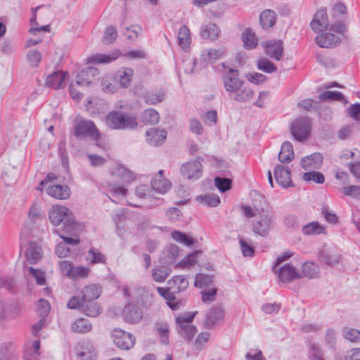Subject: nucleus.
<instances>
[{
    "mask_svg": "<svg viewBox=\"0 0 360 360\" xmlns=\"http://www.w3.org/2000/svg\"><path fill=\"white\" fill-rule=\"evenodd\" d=\"M83 229L84 226L81 224V229L75 233H67L68 234H70L71 237L64 236L63 235L60 234L58 231H55V233L59 235L60 238L63 240V243H65V245H76L79 244L80 242L79 233L82 231Z\"/></svg>",
    "mask_w": 360,
    "mask_h": 360,
    "instance_id": "50",
    "label": "nucleus"
},
{
    "mask_svg": "<svg viewBox=\"0 0 360 360\" xmlns=\"http://www.w3.org/2000/svg\"><path fill=\"white\" fill-rule=\"evenodd\" d=\"M320 100H331V101H342L345 100V96L342 94L338 91H325L319 96Z\"/></svg>",
    "mask_w": 360,
    "mask_h": 360,
    "instance_id": "61",
    "label": "nucleus"
},
{
    "mask_svg": "<svg viewBox=\"0 0 360 360\" xmlns=\"http://www.w3.org/2000/svg\"><path fill=\"white\" fill-rule=\"evenodd\" d=\"M74 135L77 139L90 140L97 142L100 133L91 120L76 117L74 122Z\"/></svg>",
    "mask_w": 360,
    "mask_h": 360,
    "instance_id": "4",
    "label": "nucleus"
},
{
    "mask_svg": "<svg viewBox=\"0 0 360 360\" xmlns=\"http://www.w3.org/2000/svg\"><path fill=\"white\" fill-rule=\"evenodd\" d=\"M266 54L272 59L280 60L283 55V46L281 40H270L264 45Z\"/></svg>",
    "mask_w": 360,
    "mask_h": 360,
    "instance_id": "16",
    "label": "nucleus"
},
{
    "mask_svg": "<svg viewBox=\"0 0 360 360\" xmlns=\"http://www.w3.org/2000/svg\"><path fill=\"white\" fill-rule=\"evenodd\" d=\"M179 247L174 244L166 245L162 250L160 262L167 266L174 263L179 255Z\"/></svg>",
    "mask_w": 360,
    "mask_h": 360,
    "instance_id": "24",
    "label": "nucleus"
},
{
    "mask_svg": "<svg viewBox=\"0 0 360 360\" xmlns=\"http://www.w3.org/2000/svg\"><path fill=\"white\" fill-rule=\"evenodd\" d=\"M122 316L124 321L133 324L142 319V312L136 305L128 304L123 310Z\"/></svg>",
    "mask_w": 360,
    "mask_h": 360,
    "instance_id": "22",
    "label": "nucleus"
},
{
    "mask_svg": "<svg viewBox=\"0 0 360 360\" xmlns=\"http://www.w3.org/2000/svg\"><path fill=\"white\" fill-rule=\"evenodd\" d=\"M172 238L179 242L182 243L186 246H191L193 244L194 240L193 238H189L186 236V234L181 232L179 231H174L171 233Z\"/></svg>",
    "mask_w": 360,
    "mask_h": 360,
    "instance_id": "53",
    "label": "nucleus"
},
{
    "mask_svg": "<svg viewBox=\"0 0 360 360\" xmlns=\"http://www.w3.org/2000/svg\"><path fill=\"white\" fill-rule=\"evenodd\" d=\"M112 337L115 345L121 349L129 350L135 345V337L120 328H115L112 331Z\"/></svg>",
    "mask_w": 360,
    "mask_h": 360,
    "instance_id": "7",
    "label": "nucleus"
},
{
    "mask_svg": "<svg viewBox=\"0 0 360 360\" xmlns=\"http://www.w3.org/2000/svg\"><path fill=\"white\" fill-rule=\"evenodd\" d=\"M67 78L65 72L56 71L46 77V84L55 89H61L66 85Z\"/></svg>",
    "mask_w": 360,
    "mask_h": 360,
    "instance_id": "18",
    "label": "nucleus"
},
{
    "mask_svg": "<svg viewBox=\"0 0 360 360\" xmlns=\"http://www.w3.org/2000/svg\"><path fill=\"white\" fill-rule=\"evenodd\" d=\"M315 40L320 47L327 49L336 46L340 43L339 37L328 32L318 35Z\"/></svg>",
    "mask_w": 360,
    "mask_h": 360,
    "instance_id": "25",
    "label": "nucleus"
},
{
    "mask_svg": "<svg viewBox=\"0 0 360 360\" xmlns=\"http://www.w3.org/2000/svg\"><path fill=\"white\" fill-rule=\"evenodd\" d=\"M102 292L101 287L97 284L86 285L82 290L84 302L94 301L99 297Z\"/></svg>",
    "mask_w": 360,
    "mask_h": 360,
    "instance_id": "31",
    "label": "nucleus"
},
{
    "mask_svg": "<svg viewBox=\"0 0 360 360\" xmlns=\"http://www.w3.org/2000/svg\"><path fill=\"white\" fill-rule=\"evenodd\" d=\"M224 312L221 307L217 306L211 309L207 314L204 326L207 328H212L223 321Z\"/></svg>",
    "mask_w": 360,
    "mask_h": 360,
    "instance_id": "14",
    "label": "nucleus"
},
{
    "mask_svg": "<svg viewBox=\"0 0 360 360\" xmlns=\"http://www.w3.org/2000/svg\"><path fill=\"white\" fill-rule=\"evenodd\" d=\"M246 49H252L257 45V39L251 29H246L242 36Z\"/></svg>",
    "mask_w": 360,
    "mask_h": 360,
    "instance_id": "45",
    "label": "nucleus"
},
{
    "mask_svg": "<svg viewBox=\"0 0 360 360\" xmlns=\"http://www.w3.org/2000/svg\"><path fill=\"white\" fill-rule=\"evenodd\" d=\"M195 315V312H188L177 316L176 319L177 331L187 341H190L197 333L195 326L191 324Z\"/></svg>",
    "mask_w": 360,
    "mask_h": 360,
    "instance_id": "6",
    "label": "nucleus"
},
{
    "mask_svg": "<svg viewBox=\"0 0 360 360\" xmlns=\"http://www.w3.org/2000/svg\"><path fill=\"white\" fill-rule=\"evenodd\" d=\"M50 222L54 226H62L65 233H75L81 224L75 220L73 212L67 207L53 205L48 212Z\"/></svg>",
    "mask_w": 360,
    "mask_h": 360,
    "instance_id": "2",
    "label": "nucleus"
},
{
    "mask_svg": "<svg viewBox=\"0 0 360 360\" xmlns=\"http://www.w3.org/2000/svg\"><path fill=\"white\" fill-rule=\"evenodd\" d=\"M196 200L200 204L210 207H217L220 202V198L217 195L208 194L196 197Z\"/></svg>",
    "mask_w": 360,
    "mask_h": 360,
    "instance_id": "46",
    "label": "nucleus"
},
{
    "mask_svg": "<svg viewBox=\"0 0 360 360\" xmlns=\"http://www.w3.org/2000/svg\"><path fill=\"white\" fill-rule=\"evenodd\" d=\"M163 170H160L158 174L151 181V187L157 193L165 194L172 188L171 182L163 177Z\"/></svg>",
    "mask_w": 360,
    "mask_h": 360,
    "instance_id": "20",
    "label": "nucleus"
},
{
    "mask_svg": "<svg viewBox=\"0 0 360 360\" xmlns=\"http://www.w3.org/2000/svg\"><path fill=\"white\" fill-rule=\"evenodd\" d=\"M26 58L30 66L36 68L41 60V54L37 50H30L27 53Z\"/></svg>",
    "mask_w": 360,
    "mask_h": 360,
    "instance_id": "57",
    "label": "nucleus"
},
{
    "mask_svg": "<svg viewBox=\"0 0 360 360\" xmlns=\"http://www.w3.org/2000/svg\"><path fill=\"white\" fill-rule=\"evenodd\" d=\"M171 269L165 265H155L151 270V278L157 283H162L169 276Z\"/></svg>",
    "mask_w": 360,
    "mask_h": 360,
    "instance_id": "30",
    "label": "nucleus"
},
{
    "mask_svg": "<svg viewBox=\"0 0 360 360\" xmlns=\"http://www.w3.org/2000/svg\"><path fill=\"white\" fill-rule=\"evenodd\" d=\"M221 79L224 88L228 95L236 102H250L254 96V91L245 85V82L240 78L239 72L237 70L229 68L223 72Z\"/></svg>",
    "mask_w": 360,
    "mask_h": 360,
    "instance_id": "1",
    "label": "nucleus"
},
{
    "mask_svg": "<svg viewBox=\"0 0 360 360\" xmlns=\"http://www.w3.org/2000/svg\"><path fill=\"white\" fill-rule=\"evenodd\" d=\"M158 333L161 339V342L167 345L169 343V327L167 324H158L156 326Z\"/></svg>",
    "mask_w": 360,
    "mask_h": 360,
    "instance_id": "64",
    "label": "nucleus"
},
{
    "mask_svg": "<svg viewBox=\"0 0 360 360\" xmlns=\"http://www.w3.org/2000/svg\"><path fill=\"white\" fill-rule=\"evenodd\" d=\"M101 89L104 92L113 93L116 91L114 78L110 75H105L101 80Z\"/></svg>",
    "mask_w": 360,
    "mask_h": 360,
    "instance_id": "49",
    "label": "nucleus"
},
{
    "mask_svg": "<svg viewBox=\"0 0 360 360\" xmlns=\"http://www.w3.org/2000/svg\"><path fill=\"white\" fill-rule=\"evenodd\" d=\"M274 226L273 213L269 210L262 208L258 217L252 224V229L255 234L261 237H266Z\"/></svg>",
    "mask_w": 360,
    "mask_h": 360,
    "instance_id": "5",
    "label": "nucleus"
},
{
    "mask_svg": "<svg viewBox=\"0 0 360 360\" xmlns=\"http://www.w3.org/2000/svg\"><path fill=\"white\" fill-rule=\"evenodd\" d=\"M176 293V292H172V290H169L164 297V298L168 301L167 304L172 310H177L181 306L184 305V301L174 302V294Z\"/></svg>",
    "mask_w": 360,
    "mask_h": 360,
    "instance_id": "62",
    "label": "nucleus"
},
{
    "mask_svg": "<svg viewBox=\"0 0 360 360\" xmlns=\"http://www.w3.org/2000/svg\"><path fill=\"white\" fill-rule=\"evenodd\" d=\"M91 324L89 320L83 318L75 320L72 325V330L79 333L89 332L91 330Z\"/></svg>",
    "mask_w": 360,
    "mask_h": 360,
    "instance_id": "44",
    "label": "nucleus"
},
{
    "mask_svg": "<svg viewBox=\"0 0 360 360\" xmlns=\"http://www.w3.org/2000/svg\"><path fill=\"white\" fill-rule=\"evenodd\" d=\"M112 176L115 179H120L124 185L130 184L134 180L135 176L132 172L124 166H116L112 170Z\"/></svg>",
    "mask_w": 360,
    "mask_h": 360,
    "instance_id": "26",
    "label": "nucleus"
},
{
    "mask_svg": "<svg viewBox=\"0 0 360 360\" xmlns=\"http://www.w3.org/2000/svg\"><path fill=\"white\" fill-rule=\"evenodd\" d=\"M340 255L335 246L323 245L319 252V259L328 266H334L340 262Z\"/></svg>",
    "mask_w": 360,
    "mask_h": 360,
    "instance_id": "9",
    "label": "nucleus"
},
{
    "mask_svg": "<svg viewBox=\"0 0 360 360\" xmlns=\"http://www.w3.org/2000/svg\"><path fill=\"white\" fill-rule=\"evenodd\" d=\"M311 124L307 118L300 117L296 119L291 124V133L295 139L299 141L307 139L310 134Z\"/></svg>",
    "mask_w": 360,
    "mask_h": 360,
    "instance_id": "8",
    "label": "nucleus"
},
{
    "mask_svg": "<svg viewBox=\"0 0 360 360\" xmlns=\"http://www.w3.org/2000/svg\"><path fill=\"white\" fill-rule=\"evenodd\" d=\"M108 191L112 198L121 199L126 196L127 190L125 185H118L115 183H109L108 185Z\"/></svg>",
    "mask_w": 360,
    "mask_h": 360,
    "instance_id": "42",
    "label": "nucleus"
},
{
    "mask_svg": "<svg viewBox=\"0 0 360 360\" xmlns=\"http://www.w3.org/2000/svg\"><path fill=\"white\" fill-rule=\"evenodd\" d=\"M1 177L5 184L11 185L13 184L16 180L17 171L14 167L8 166L4 172Z\"/></svg>",
    "mask_w": 360,
    "mask_h": 360,
    "instance_id": "56",
    "label": "nucleus"
},
{
    "mask_svg": "<svg viewBox=\"0 0 360 360\" xmlns=\"http://www.w3.org/2000/svg\"><path fill=\"white\" fill-rule=\"evenodd\" d=\"M224 53V48L206 49L202 52L200 58L205 63V65H207L209 63H214Z\"/></svg>",
    "mask_w": 360,
    "mask_h": 360,
    "instance_id": "32",
    "label": "nucleus"
},
{
    "mask_svg": "<svg viewBox=\"0 0 360 360\" xmlns=\"http://www.w3.org/2000/svg\"><path fill=\"white\" fill-rule=\"evenodd\" d=\"M180 172L188 179L195 181L202 174V165L198 160H191L183 164Z\"/></svg>",
    "mask_w": 360,
    "mask_h": 360,
    "instance_id": "10",
    "label": "nucleus"
},
{
    "mask_svg": "<svg viewBox=\"0 0 360 360\" xmlns=\"http://www.w3.org/2000/svg\"><path fill=\"white\" fill-rule=\"evenodd\" d=\"M344 337L350 342H360V330L355 328H345L343 330Z\"/></svg>",
    "mask_w": 360,
    "mask_h": 360,
    "instance_id": "60",
    "label": "nucleus"
},
{
    "mask_svg": "<svg viewBox=\"0 0 360 360\" xmlns=\"http://www.w3.org/2000/svg\"><path fill=\"white\" fill-rule=\"evenodd\" d=\"M51 309L49 302L44 300V299H40L38 301L37 305V312L38 314L41 317H45L49 312Z\"/></svg>",
    "mask_w": 360,
    "mask_h": 360,
    "instance_id": "63",
    "label": "nucleus"
},
{
    "mask_svg": "<svg viewBox=\"0 0 360 360\" xmlns=\"http://www.w3.org/2000/svg\"><path fill=\"white\" fill-rule=\"evenodd\" d=\"M213 281L212 275L198 274L195 278V286L198 288H202L210 285Z\"/></svg>",
    "mask_w": 360,
    "mask_h": 360,
    "instance_id": "51",
    "label": "nucleus"
},
{
    "mask_svg": "<svg viewBox=\"0 0 360 360\" xmlns=\"http://www.w3.org/2000/svg\"><path fill=\"white\" fill-rule=\"evenodd\" d=\"M278 275L279 281L282 283H290L295 279H300V272L290 264H285L278 269H273Z\"/></svg>",
    "mask_w": 360,
    "mask_h": 360,
    "instance_id": "12",
    "label": "nucleus"
},
{
    "mask_svg": "<svg viewBox=\"0 0 360 360\" xmlns=\"http://www.w3.org/2000/svg\"><path fill=\"white\" fill-rule=\"evenodd\" d=\"M118 53L112 54L96 53L90 56L87 60L92 63H108L118 58Z\"/></svg>",
    "mask_w": 360,
    "mask_h": 360,
    "instance_id": "40",
    "label": "nucleus"
},
{
    "mask_svg": "<svg viewBox=\"0 0 360 360\" xmlns=\"http://www.w3.org/2000/svg\"><path fill=\"white\" fill-rule=\"evenodd\" d=\"M302 232L306 236L326 234V227L319 222L311 221L302 227Z\"/></svg>",
    "mask_w": 360,
    "mask_h": 360,
    "instance_id": "35",
    "label": "nucleus"
},
{
    "mask_svg": "<svg viewBox=\"0 0 360 360\" xmlns=\"http://www.w3.org/2000/svg\"><path fill=\"white\" fill-rule=\"evenodd\" d=\"M166 98V92L163 89H155L147 91L143 95L144 102L150 105H155L163 102Z\"/></svg>",
    "mask_w": 360,
    "mask_h": 360,
    "instance_id": "19",
    "label": "nucleus"
},
{
    "mask_svg": "<svg viewBox=\"0 0 360 360\" xmlns=\"http://www.w3.org/2000/svg\"><path fill=\"white\" fill-rule=\"evenodd\" d=\"M259 21L264 29L271 27L276 22V14L272 10H266L262 12Z\"/></svg>",
    "mask_w": 360,
    "mask_h": 360,
    "instance_id": "36",
    "label": "nucleus"
},
{
    "mask_svg": "<svg viewBox=\"0 0 360 360\" xmlns=\"http://www.w3.org/2000/svg\"><path fill=\"white\" fill-rule=\"evenodd\" d=\"M257 68L266 73H272L276 71V67L268 59L260 58L257 63Z\"/></svg>",
    "mask_w": 360,
    "mask_h": 360,
    "instance_id": "52",
    "label": "nucleus"
},
{
    "mask_svg": "<svg viewBox=\"0 0 360 360\" xmlns=\"http://www.w3.org/2000/svg\"><path fill=\"white\" fill-rule=\"evenodd\" d=\"M220 30L219 27L213 23H208L202 27L200 34L204 39L215 40L219 37Z\"/></svg>",
    "mask_w": 360,
    "mask_h": 360,
    "instance_id": "37",
    "label": "nucleus"
},
{
    "mask_svg": "<svg viewBox=\"0 0 360 360\" xmlns=\"http://www.w3.org/2000/svg\"><path fill=\"white\" fill-rule=\"evenodd\" d=\"M70 273V279L79 280L86 278L90 274V269L84 266H73L72 271Z\"/></svg>",
    "mask_w": 360,
    "mask_h": 360,
    "instance_id": "48",
    "label": "nucleus"
},
{
    "mask_svg": "<svg viewBox=\"0 0 360 360\" xmlns=\"http://www.w3.org/2000/svg\"><path fill=\"white\" fill-rule=\"evenodd\" d=\"M134 70L130 68H122L115 74V77L122 88H127L131 84Z\"/></svg>",
    "mask_w": 360,
    "mask_h": 360,
    "instance_id": "28",
    "label": "nucleus"
},
{
    "mask_svg": "<svg viewBox=\"0 0 360 360\" xmlns=\"http://www.w3.org/2000/svg\"><path fill=\"white\" fill-rule=\"evenodd\" d=\"M83 311L91 317H96L101 313V308L98 303L93 301L84 302Z\"/></svg>",
    "mask_w": 360,
    "mask_h": 360,
    "instance_id": "47",
    "label": "nucleus"
},
{
    "mask_svg": "<svg viewBox=\"0 0 360 360\" xmlns=\"http://www.w3.org/2000/svg\"><path fill=\"white\" fill-rule=\"evenodd\" d=\"M105 123L111 129H134L138 127L135 116L123 111H110L105 117Z\"/></svg>",
    "mask_w": 360,
    "mask_h": 360,
    "instance_id": "3",
    "label": "nucleus"
},
{
    "mask_svg": "<svg viewBox=\"0 0 360 360\" xmlns=\"http://www.w3.org/2000/svg\"><path fill=\"white\" fill-rule=\"evenodd\" d=\"M167 135V131L165 129L150 128L146 134V142L153 146L162 145L165 142Z\"/></svg>",
    "mask_w": 360,
    "mask_h": 360,
    "instance_id": "17",
    "label": "nucleus"
},
{
    "mask_svg": "<svg viewBox=\"0 0 360 360\" xmlns=\"http://www.w3.org/2000/svg\"><path fill=\"white\" fill-rule=\"evenodd\" d=\"M341 192L346 196L360 200V186L359 185L344 186Z\"/></svg>",
    "mask_w": 360,
    "mask_h": 360,
    "instance_id": "54",
    "label": "nucleus"
},
{
    "mask_svg": "<svg viewBox=\"0 0 360 360\" xmlns=\"http://www.w3.org/2000/svg\"><path fill=\"white\" fill-rule=\"evenodd\" d=\"M178 43L179 46L185 51H187L191 44V37L189 29L184 25L181 27L178 33Z\"/></svg>",
    "mask_w": 360,
    "mask_h": 360,
    "instance_id": "34",
    "label": "nucleus"
},
{
    "mask_svg": "<svg viewBox=\"0 0 360 360\" xmlns=\"http://www.w3.org/2000/svg\"><path fill=\"white\" fill-rule=\"evenodd\" d=\"M117 37V31L115 27L109 26L106 27L103 37L104 44H108L112 43Z\"/></svg>",
    "mask_w": 360,
    "mask_h": 360,
    "instance_id": "58",
    "label": "nucleus"
},
{
    "mask_svg": "<svg viewBox=\"0 0 360 360\" xmlns=\"http://www.w3.org/2000/svg\"><path fill=\"white\" fill-rule=\"evenodd\" d=\"M86 260L92 264H105L106 261L105 256L96 249H90L86 257Z\"/></svg>",
    "mask_w": 360,
    "mask_h": 360,
    "instance_id": "43",
    "label": "nucleus"
},
{
    "mask_svg": "<svg viewBox=\"0 0 360 360\" xmlns=\"http://www.w3.org/2000/svg\"><path fill=\"white\" fill-rule=\"evenodd\" d=\"M98 75L97 69L88 67L82 69L77 76L76 85L86 86L93 83Z\"/></svg>",
    "mask_w": 360,
    "mask_h": 360,
    "instance_id": "15",
    "label": "nucleus"
},
{
    "mask_svg": "<svg viewBox=\"0 0 360 360\" xmlns=\"http://www.w3.org/2000/svg\"><path fill=\"white\" fill-rule=\"evenodd\" d=\"M328 25L327 11L324 8H321L314 15L310 23L311 28L315 32H321L326 30Z\"/></svg>",
    "mask_w": 360,
    "mask_h": 360,
    "instance_id": "13",
    "label": "nucleus"
},
{
    "mask_svg": "<svg viewBox=\"0 0 360 360\" xmlns=\"http://www.w3.org/2000/svg\"><path fill=\"white\" fill-rule=\"evenodd\" d=\"M20 250L21 252H24L27 260L30 264H37L42 258L41 247L37 242H29L21 245Z\"/></svg>",
    "mask_w": 360,
    "mask_h": 360,
    "instance_id": "11",
    "label": "nucleus"
},
{
    "mask_svg": "<svg viewBox=\"0 0 360 360\" xmlns=\"http://www.w3.org/2000/svg\"><path fill=\"white\" fill-rule=\"evenodd\" d=\"M305 181H314L317 184H323L325 181L323 174L319 172H309L303 174Z\"/></svg>",
    "mask_w": 360,
    "mask_h": 360,
    "instance_id": "59",
    "label": "nucleus"
},
{
    "mask_svg": "<svg viewBox=\"0 0 360 360\" xmlns=\"http://www.w3.org/2000/svg\"><path fill=\"white\" fill-rule=\"evenodd\" d=\"M46 191L48 195L58 200H67L71 194L70 189L67 185H50Z\"/></svg>",
    "mask_w": 360,
    "mask_h": 360,
    "instance_id": "23",
    "label": "nucleus"
},
{
    "mask_svg": "<svg viewBox=\"0 0 360 360\" xmlns=\"http://www.w3.org/2000/svg\"><path fill=\"white\" fill-rule=\"evenodd\" d=\"M81 349V351L77 349V355L82 360H91L96 356L94 347L89 342H82Z\"/></svg>",
    "mask_w": 360,
    "mask_h": 360,
    "instance_id": "41",
    "label": "nucleus"
},
{
    "mask_svg": "<svg viewBox=\"0 0 360 360\" xmlns=\"http://www.w3.org/2000/svg\"><path fill=\"white\" fill-rule=\"evenodd\" d=\"M320 275L319 266L314 262H307L301 266L300 278L306 277L309 279L316 278Z\"/></svg>",
    "mask_w": 360,
    "mask_h": 360,
    "instance_id": "27",
    "label": "nucleus"
},
{
    "mask_svg": "<svg viewBox=\"0 0 360 360\" xmlns=\"http://www.w3.org/2000/svg\"><path fill=\"white\" fill-rule=\"evenodd\" d=\"M274 177L276 182L282 187L287 188L292 184L290 170L282 165H277L274 169Z\"/></svg>",
    "mask_w": 360,
    "mask_h": 360,
    "instance_id": "21",
    "label": "nucleus"
},
{
    "mask_svg": "<svg viewBox=\"0 0 360 360\" xmlns=\"http://www.w3.org/2000/svg\"><path fill=\"white\" fill-rule=\"evenodd\" d=\"M323 162V156L320 153H313L302 159L301 166L305 169H319Z\"/></svg>",
    "mask_w": 360,
    "mask_h": 360,
    "instance_id": "29",
    "label": "nucleus"
},
{
    "mask_svg": "<svg viewBox=\"0 0 360 360\" xmlns=\"http://www.w3.org/2000/svg\"><path fill=\"white\" fill-rule=\"evenodd\" d=\"M200 252L199 251H196L187 255L179 262L178 266L186 269L191 268L197 263L196 257Z\"/></svg>",
    "mask_w": 360,
    "mask_h": 360,
    "instance_id": "55",
    "label": "nucleus"
},
{
    "mask_svg": "<svg viewBox=\"0 0 360 360\" xmlns=\"http://www.w3.org/2000/svg\"><path fill=\"white\" fill-rule=\"evenodd\" d=\"M294 158L292 145L290 142H284L278 154V159L281 162H289Z\"/></svg>",
    "mask_w": 360,
    "mask_h": 360,
    "instance_id": "38",
    "label": "nucleus"
},
{
    "mask_svg": "<svg viewBox=\"0 0 360 360\" xmlns=\"http://www.w3.org/2000/svg\"><path fill=\"white\" fill-rule=\"evenodd\" d=\"M141 121L147 125H154L160 120V115L157 110L153 108L145 110L141 116Z\"/></svg>",
    "mask_w": 360,
    "mask_h": 360,
    "instance_id": "39",
    "label": "nucleus"
},
{
    "mask_svg": "<svg viewBox=\"0 0 360 360\" xmlns=\"http://www.w3.org/2000/svg\"><path fill=\"white\" fill-rule=\"evenodd\" d=\"M168 285L169 290L174 292H181L186 290L188 285V281L183 276H175L169 280Z\"/></svg>",
    "mask_w": 360,
    "mask_h": 360,
    "instance_id": "33",
    "label": "nucleus"
}]
</instances>
